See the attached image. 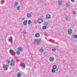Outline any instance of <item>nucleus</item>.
I'll list each match as a JSON object with an SVG mask.
<instances>
[{
    "instance_id": "obj_1",
    "label": "nucleus",
    "mask_w": 77,
    "mask_h": 77,
    "mask_svg": "<svg viewBox=\"0 0 77 77\" xmlns=\"http://www.w3.org/2000/svg\"><path fill=\"white\" fill-rule=\"evenodd\" d=\"M41 42V39H34L33 42V44H37L38 45H39L40 43Z\"/></svg>"
},
{
    "instance_id": "obj_2",
    "label": "nucleus",
    "mask_w": 77,
    "mask_h": 77,
    "mask_svg": "<svg viewBox=\"0 0 77 77\" xmlns=\"http://www.w3.org/2000/svg\"><path fill=\"white\" fill-rule=\"evenodd\" d=\"M9 53L11 55H12V56H15V54H16V53L15 51L13 52V53H12V50L11 49L10 50Z\"/></svg>"
},
{
    "instance_id": "obj_3",
    "label": "nucleus",
    "mask_w": 77,
    "mask_h": 77,
    "mask_svg": "<svg viewBox=\"0 0 77 77\" xmlns=\"http://www.w3.org/2000/svg\"><path fill=\"white\" fill-rule=\"evenodd\" d=\"M51 18V15L49 14H47L46 15L45 19L48 20V19H50Z\"/></svg>"
},
{
    "instance_id": "obj_4",
    "label": "nucleus",
    "mask_w": 77,
    "mask_h": 77,
    "mask_svg": "<svg viewBox=\"0 0 77 77\" xmlns=\"http://www.w3.org/2000/svg\"><path fill=\"white\" fill-rule=\"evenodd\" d=\"M11 66L12 65H15V61L13 59H12L11 60V63L10 64Z\"/></svg>"
},
{
    "instance_id": "obj_5",
    "label": "nucleus",
    "mask_w": 77,
    "mask_h": 77,
    "mask_svg": "<svg viewBox=\"0 0 77 77\" xmlns=\"http://www.w3.org/2000/svg\"><path fill=\"white\" fill-rule=\"evenodd\" d=\"M3 68L5 71H7L8 69V66L7 65H4L3 66Z\"/></svg>"
},
{
    "instance_id": "obj_6",
    "label": "nucleus",
    "mask_w": 77,
    "mask_h": 77,
    "mask_svg": "<svg viewBox=\"0 0 77 77\" xmlns=\"http://www.w3.org/2000/svg\"><path fill=\"white\" fill-rule=\"evenodd\" d=\"M68 34L69 35H71L72 33V30L71 29H69L68 30Z\"/></svg>"
},
{
    "instance_id": "obj_7",
    "label": "nucleus",
    "mask_w": 77,
    "mask_h": 77,
    "mask_svg": "<svg viewBox=\"0 0 77 77\" xmlns=\"http://www.w3.org/2000/svg\"><path fill=\"white\" fill-rule=\"evenodd\" d=\"M23 24L24 26H26L27 24V20H25L23 22Z\"/></svg>"
},
{
    "instance_id": "obj_8",
    "label": "nucleus",
    "mask_w": 77,
    "mask_h": 77,
    "mask_svg": "<svg viewBox=\"0 0 77 77\" xmlns=\"http://www.w3.org/2000/svg\"><path fill=\"white\" fill-rule=\"evenodd\" d=\"M49 60L51 62H53V61L54 60V58L53 57H50Z\"/></svg>"
},
{
    "instance_id": "obj_9",
    "label": "nucleus",
    "mask_w": 77,
    "mask_h": 77,
    "mask_svg": "<svg viewBox=\"0 0 77 77\" xmlns=\"http://www.w3.org/2000/svg\"><path fill=\"white\" fill-rule=\"evenodd\" d=\"M35 36L36 38H39L40 36V34L38 33H37L35 34Z\"/></svg>"
},
{
    "instance_id": "obj_10",
    "label": "nucleus",
    "mask_w": 77,
    "mask_h": 77,
    "mask_svg": "<svg viewBox=\"0 0 77 77\" xmlns=\"http://www.w3.org/2000/svg\"><path fill=\"white\" fill-rule=\"evenodd\" d=\"M18 51H20L21 52H23V50L22 47L18 48Z\"/></svg>"
},
{
    "instance_id": "obj_11",
    "label": "nucleus",
    "mask_w": 77,
    "mask_h": 77,
    "mask_svg": "<svg viewBox=\"0 0 77 77\" xmlns=\"http://www.w3.org/2000/svg\"><path fill=\"white\" fill-rule=\"evenodd\" d=\"M62 0H60L58 2V3L59 5H62Z\"/></svg>"
},
{
    "instance_id": "obj_12",
    "label": "nucleus",
    "mask_w": 77,
    "mask_h": 77,
    "mask_svg": "<svg viewBox=\"0 0 77 77\" xmlns=\"http://www.w3.org/2000/svg\"><path fill=\"white\" fill-rule=\"evenodd\" d=\"M53 69H55L57 68V66L56 65H54L53 66Z\"/></svg>"
},
{
    "instance_id": "obj_13",
    "label": "nucleus",
    "mask_w": 77,
    "mask_h": 77,
    "mask_svg": "<svg viewBox=\"0 0 77 77\" xmlns=\"http://www.w3.org/2000/svg\"><path fill=\"white\" fill-rule=\"evenodd\" d=\"M52 50L53 51H56V48H52Z\"/></svg>"
},
{
    "instance_id": "obj_14",
    "label": "nucleus",
    "mask_w": 77,
    "mask_h": 77,
    "mask_svg": "<svg viewBox=\"0 0 77 77\" xmlns=\"http://www.w3.org/2000/svg\"><path fill=\"white\" fill-rule=\"evenodd\" d=\"M17 77H20L21 75V73L20 72H19L17 74Z\"/></svg>"
},
{
    "instance_id": "obj_15",
    "label": "nucleus",
    "mask_w": 77,
    "mask_h": 77,
    "mask_svg": "<svg viewBox=\"0 0 77 77\" xmlns=\"http://www.w3.org/2000/svg\"><path fill=\"white\" fill-rule=\"evenodd\" d=\"M66 19L67 21H68V20H69L70 18V17H69L68 16H66Z\"/></svg>"
},
{
    "instance_id": "obj_16",
    "label": "nucleus",
    "mask_w": 77,
    "mask_h": 77,
    "mask_svg": "<svg viewBox=\"0 0 77 77\" xmlns=\"http://www.w3.org/2000/svg\"><path fill=\"white\" fill-rule=\"evenodd\" d=\"M18 3L17 2H16L14 3V6H16L17 7V6H18Z\"/></svg>"
},
{
    "instance_id": "obj_17",
    "label": "nucleus",
    "mask_w": 77,
    "mask_h": 77,
    "mask_svg": "<svg viewBox=\"0 0 77 77\" xmlns=\"http://www.w3.org/2000/svg\"><path fill=\"white\" fill-rule=\"evenodd\" d=\"M44 24H45V26H48V23L47 22H45L44 23Z\"/></svg>"
},
{
    "instance_id": "obj_18",
    "label": "nucleus",
    "mask_w": 77,
    "mask_h": 77,
    "mask_svg": "<svg viewBox=\"0 0 77 77\" xmlns=\"http://www.w3.org/2000/svg\"><path fill=\"white\" fill-rule=\"evenodd\" d=\"M66 7H69V6H70V5H69V4L68 3H67L66 4Z\"/></svg>"
},
{
    "instance_id": "obj_19",
    "label": "nucleus",
    "mask_w": 77,
    "mask_h": 77,
    "mask_svg": "<svg viewBox=\"0 0 77 77\" xmlns=\"http://www.w3.org/2000/svg\"><path fill=\"white\" fill-rule=\"evenodd\" d=\"M26 15H27V17H28V18H29L30 17V15H31V14H29L27 13Z\"/></svg>"
},
{
    "instance_id": "obj_20",
    "label": "nucleus",
    "mask_w": 77,
    "mask_h": 77,
    "mask_svg": "<svg viewBox=\"0 0 77 77\" xmlns=\"http://www.w3.org/2000/svg\"><path fill=\"white\" fill-rule=\"evenodd\" d=\"M42 21L41 22V21H37V23H38V24H41V23H42V22H43L44 21L42 19Z\"/></svg>"
},
{
    "instance_id": "obj_21",
    "label": "nucleus",
    "mask_w": 77,
    "mask_h": 77,
    "mask_svg": "<svg viewBox=\"0 0 77 77\" xmlns=\"http://www.w3.org/2000/svg\"><path fill=\"white\" fill-rule=\"evenodd\" d=\"M56 71L55 70V69H53L51 70V72L52 73H54Z\"/></svg>"
},
{
    "instance_id": "obj_22",
    "label": "nucleus",
    "mask_w": 77,
    "mask_h": 77,
    "mask_svg": "<svg viewBox=\"0 0 77 77\" xmlns=\"http://www.w3.org/2000/svg\"><path fill=\"white\" fill-rule=\"evenodd\" d=\"M44 51V50L42 49V48H41L39 52H43Z\"/></svg>"
},
{
    "instance_id": "obj_23",
    "label": "nucleus",
    "mask_w": 77,
    "mask_h": 77,
    "mask_svg": "<svg viewBox=\"0 0 77 77\" xmlns=\"http://www.w3.org/2000/svg\"><path fill=\"white\" fill-rule=\"evenodd\" d=\"M47 28V27H46V26H44L42 27V29L43 30H44L45 29H46V28Z\"/></svg>"
},
{
    "instance_id": "obj_24",
    "label": "nucleus",
    "mask_w": 77,
    "mask_h": 77,
    "mask_svg": "<svg viewBox=\"0 0 77 77\" xmlns=\"http://www.w3.org/2000/svg\"><path fill=\"white\" fill-rule=\"evenodd\" d=\"M23 64L22 65V67L24 69V68H25V67H26V65L24 63H23Z\"/></svg>"
},
{
    "instance_id": "obj_25",
    "label": "nucleus",
    "mask_w": 77,
    "mask_h": 77,
    "mask_svg": "<svg viewBox=\"0 0 77 77\" xmlns=\"http://www.w3.org/2000/svg\"><path fill=\"white\" fill-rule=\"evenodd\" d=\"M28 23L29 24H30L32 23V21L30 20H29L28 22Z\"/></svg>"
},
{
    "instance_id": "obj_26",
    "label": "nucleus",
    "mask_w": 77,
    "mask_h": 77,
    "mask_svg": "<svg viewBox=\"0 0 77 77\" xmlns=\"http://www.w3.org/2000/svg\"><path fill=\"white\" fill-rule=\"evenodd\" d=\"M20 51H18L17 52V55H20Z\"/></svg>"
},
{
    "instance_id": "obj_27",
    "label": "nucleus",
    "mask_w": 77,
    "mask_h": 77,
    "mask_svg": "<svg viewBox=\"0 0 77 77\" xmlns=\"http://www.w3.org/2000/svg\"><path fill=\"white\" fill-rule=\"evenodd\" d=\"M11 39H12V37H10V38L8 39L9 42H11Z\"/></svg>"
},
{
    "instance_id": "obj_28",
    "label": "nucleus",
    "mask_w": 77,
    "mask_h": 77,
    "mask_svg": "<svg viewBox=\"0 0 77 77\" xmlns=\"http://www.w3.org/2000/svg\"><path fill=\"white\" fill-rule=\"evenodd\" d=\"M7 63H9L10 62V60H8L7 61Z\"/></svg>"
},
{
    "instance_id": "obj_29",
    "label": "nucleus",
    "mask_w": 77,
    "mask_h": 77,
    "mask_svg": "<svg viewBox=\"0 0 77 77\" xmlns=\"http://www.w3.org/2000/svg\"><path fill=\"white\" fill-rule=\"evenodd\" d=\"M74 37H75V38H76V40L77 41V35H74Z\"/></svg>"
},
{
    "instance_id": "obj_30",
    "label": "nucleus",
    "mask_w": 77,
    "mask_h": 77,
    "mask_svg": "<svg viewBox=\"0 0 77 77\" xmlns=\"http://www.w3.org/2000/svg\"><path fill=\"white\" fill-rule=\"evenodd\" d=\"M20 6H18V7L17 8V10H19L20 9Z\"/></svg>"
},
{
    "instance_id": "obj_31",
    "label": "nucleus",
    "mask_w": 77,
    "mask_h": 77,
    "mask_svg": "<svg viewBox=\"0 0 77 77\" xmlns=\"http://www.w3.org/2000/svg\"><path fill=\"white\" fill-rule=\"evenodd\" d=\"M44 35H45V36H47V32H44Z\"/></svg>"
},
{
    "instance_id": "obj_32",
    "label": "nucleus",
    "mask_w": 77,
    "mask_h": 77,
    "mask_svg": "<svg viewBox=\"0 0 77 77\" xmlns=\"http://www.w3.org/2000/svg\"><path fill=\"white\" fill-rule=\"evenodd\" d=\"M75 11H73L72 12L73 14H75Z\"/></svg>"
},
{
    "instance_id": "obj_33",
    "label": "nucleus",
    "mask_w": 77,
    "mask_h": 77,
    "mask_svg": "<svg viewBox=\"0 0 77 77\" xmlns=\"http://www.w3.org/2000/svg\"><path fill=\"white\" fill-rule=\"evenodd\" d=\"M71 2H75V0H71Z\"/></svg>"
},
{
    "instance_id": "obj_34",
    "label": "nucleus",
    "mask_w": 77,
    "mask_h": 77,
    "mask_svg": "<svg viewBox=\"0 0 77 77\" xmlns=\"http://www.w3.org/2000/svg\"><path fill=\"white\" fill-rule=\"evenodd\" d=\"M55 71H56V72H57V71H58V69H57L56 70H55Z\"/></svg>"
},
{
    "instance_id": "obj_35",
    "label": "nucleus",
    "mask_w": 77,
    "mask_h": 77,
    "mask_svg": "<svg viewBox=\"0 0 77 77\" xmlns=\"http://www.w3.org/2000/svg\"><path fill=\"white\" fill-rule=\"evenodd\" d=\"M37 20H38V21H40V18H39V19H38Z\"/></svg>"
},
{
    "instance_id": "obj_36",
    "label": "nucleus",
    "mask_w": 77,
    "mask_h": 77,
    "mask_svg": "<svg viewBox=\"0 0 77 77\" xmlns=\"http://www.w3.org/2000/svg\"><path fill=\"white\" fill-rule=\"evenodd\" d=\"M46 53H47V52H45L44 53V54H45Z\"/></svg>"
},
{
    "instance_id": "obj_37",
    "label": "nucleus",
    "mask_w": 77,
    "mask_h": 77,
    "mask_svg": "<svg viewBox=\"0 0 77 77\" xmlns=\"http://www.w3.org/2000/svg\"><path fill=\"white\" fill-rule=\"evenodd\" d=\"M23 34H26V32H23Z\"/></svg>"
},
{
    "instance_id": "obj_38",
    "label": "nucleus",
    "mask_w": 77,
    "mask_h": 77,
    "mask_svg": "<svg viewBox=\"0 0 77 77\" xmlns=\"http://www.w3.org/2000/svg\"><path fill=\"white\" fill-rule=\"evenodd\" d=\"M34 23H35L36 24L37 23V22L36 21H34Z\"/></svg>"
},
{
    "instance_id": "obj_39",
    "label": "nucleus",
    "mask_w": 77,
    "mask_h": 77,
    "mask_svg": "<svg viewBox=\"0 0 77 77\" xmlns=\"http://www.w3.org/2000/svg\"><path fill=\"white\" fill-rule=\"evenodd\" d=\"M1 5H2V1L1 2Z\"/></svg>"
},
{
    "instance_id": "obj_40",
    "label": "nucleus",
    "mask_w": 77,
    "mask_h": 77,
    "mask_svg": "<svg viewBox=\"0 0 77 77\" xmlns=\"http://www.w3.org/2000/svg\"><path fill=\"white\" fill-rule=\"evenodd\" d=\"M22 20H24V18L22 19Z\"/></svg>"
},
{
    "instance_id": "obj_41",
    "label": "nucleus",
    "mask_w": 77,
    "mask_h": 77,
    "mask_svg": "<svg viewBox=\"0 0 77 77\" xmlns=\"http://www.w3.org/2000/svg\"><path fill=\"white\" fill-rule=\"evenodd\" d=\"M42 19L40 18V20H41V21H42Z\"/></svg>"
},
{
    "instance_id": "obj_42",
    "label": "nucleus",
    "mask_w": 77,
    "mask_h": 77,
    "mask_svg": "<svg viewBox=\"0 0 77 77\" xmlns=\"http://www.w3.org/2000/svg\"><path fill=\"white\" fill-rule=\"evenodd\" d=\"M66 69H65V70Z\"/></svg>"
},
{
    "instance_id": "obj_43",
    "label": "nucleus",
    "mask_w": 77,
    "mask_h": 77,
    "mask_svg": "<svg viewBox=\"0 0 77 77\" xmlns=\"http://www.w3.org/2000/svg\"><path fill=\"white\" fill-rule=\"evenodd\" d=\"M22 1H23V0H21Z\"/></svg>"
}]
</instances>
